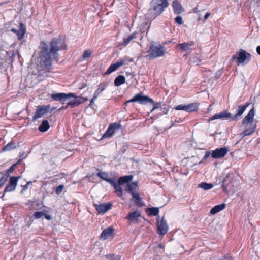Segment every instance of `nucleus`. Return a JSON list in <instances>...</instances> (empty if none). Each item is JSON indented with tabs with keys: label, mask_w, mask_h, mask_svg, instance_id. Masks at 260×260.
<instances>
[{
	"label": "nucleus",
	"mask_w": 260,
	"mask_h": 260,
	"mask_svg": "<svg viewBox=\"0 0 260 260\" xmlns=\"http://www.w3.org/2000/svg\"><path fill=\"white\" fill-rule=\"evenodd\" d=\"M176 122H179V121H177V120H175V122L172 124V125L171 126V127L173 126L174 125V123H176Z\"/></svg>",
	"instance_id": "nucleus-57"
},
{
	"label": "nucleus",
	"mask_w": 260,
	"mask_h": 260,
	"mask_svg": "<svg viewBox=\"0 0 260 260\" xmlns=\"http://www.w3.org/2000/svg\"><path fill=\"white\" fill-rule=\"evenodd\" d=\"M173 12L175 14H180L184 12V9L178 0H174L172 4Z\"/></svg>",
	"instance_id": "nucleus-18"
},
{
	"label": "nucleus",
	"mask_w": 260,
	"mask_h": 260,
	"mask_svg": "<svg viewBox=\"0 0 260 260\" xmlns=\"http://www.w3.org/2000/svg\"><path fill=\"white\" fill-rule=\"evenodd\" d=\"M249 105V103H247L244 105H239L236 110V114L233 117H232V119L233 120H237L238 118H240Z\"/></svg>",
	"instance_id": "nucleus-19"
},
{
	"label": "nucleus",
	"mask_w": 260,
	"mask_h": 260,
	"mask_svg": "<svg viewBox=\"0 0 260 260\" xmlns=\"http://www.w3.org/2000/svg\"><path fill=\"white\" fill-rule=\"evenodd\" d=\"M55 109H56V107H52V108H51V107H50V110H49V111L52 112V111H53V110H54Z\"/></svg>",
	"instance_id": "nucleus-55"
},
{
	"label": "nucleus",
	"mask_w": 260,
	"mask_h": 260,
	"mask_svg": "<svg viewBox=\"0 0 260 260\" xmlns=\"http://www.w3.org/2000/svg\"><path fill=\"white\" fill-rule=\"evenodd\" d=\"M228 176H226V177L224 179V180H223V183H225V181H226V178H228Z\"/></svg>",
	"instance_id": "nucleus-58"
},
{
	"label": "nucleus",
	"mask_w": 260,
	"mask_h": 260,
	"mask_svg": "<svg viewBox=\"0 0 260 260\" xmlns=\"http://www.w3.org/2000/svg\"><path fill=\"white\" fill-rule=\"evenodd\" d=\"M26 27L22 23H19V29L12 28L11 30L12 32L17 35L19 40H21L23 38L25 34L26 33Z\"/></svg>",
	"instance_id": "nucleus-15"
},
{
	"label": "nucleus",
	"mask_w": 260,
	"mask_h": 260,
	"mask_svg": "<svg viewBox=\"0 0 260 260\" xmlns=\"http://www.w3.org/2000/svg\"><path fill=\"white\" fill-rule=\"evenodd\" d=\"M254 113V108L253 107L242 120V125L245 128L241 134L243 137L252 134L255 130L256 124L253 122Z\"/></svg>",
	"instance_id": "nucleus-3"
},
{
	"label": "nucleus",
	"mask_w": 260,
	"mask_h": 260,
	"mask_svg": "<svg viewBox=\"0 0 260 260\" xmlns=\"http://www.w3.org/2000/svg\"><path fill=\"white\" fill-rule=\"evenodd\" d=\"M44 216H45V218L47 220H50L51 219V217L49 215H47V214H45V215H44Z\"/></svg>",
	"instance_id": "nucleus-52"
},
{
	"label": "nucleus",
	"mask_w": 260,
	"mask_h": 260,
	"mask_svg": "<svg viewBox=\"0 0 260 260\" xmlns=\"http://www.w3.org/2000/svg\"><path fill=\"white\" fill-rule=\"evenodd\" d=\"M113 231L114 229L111 226L104 229L100 235L101 239L103 240H106L110 237L112 236L113 234Z\"/></svg>",
	"instance_id": "nucleus-21"
},
{
	"label": "nucleus",
	"mask_w": 260,
	"mask_h": 260,
	"mask_svg": "<svg viewBox=\"0 0 260 260\" xmlns=\"http://www.w3.org/2000/svg\"><path fill=\"white\" fill-rule=\"evenodd\" d=\"M121 184H119L118 183H116L115 185L113 186L115 190V192L119 197L122 196V188L121 187Z\"/></svg>",
	"instance_id": "nucleus-34"
},
{
	"label": "nucleus",
	"mask_w": 260,
	"mask_h": 260,
	"mask_svg": "<svg viewBox=\"0 0 260 260\" xmlns=\"http://www.w3.org/2000/svg\"><path fill=\"white\" fill-rule=\"evenodd\" d=\"M132 201H134L136 205L139 207L144 205L142 198L140 197L139 193L137 192L132 195Z\"/></svg>",
	"instance_id": "nucleus-23"
},
{
	"label": "nucleus",
	"mask_w": 260,
	"mask_h": 260,
	"mask_svg": "<svg viewBox=\"0 0 260 260\" xmlns=\"http://www.w3.org/2000/svg\"><path fill=\"white\" fill-rule=\"evenodd\" d=\"M133 175H126L124 176L120 177L118 180V183L119 184H124V183H129V182L133 180Z\"/></svg>",
	"instance_id": "nucleus-25"
},
{
	"label": "nucleus",
	"mask_w": 260,
	"mask_h": 260,
	"mask_svg": "<svg viewBox=\"0 0 260 260\" xmlns=\"http://www.w3.org/2000/svg\"><path fill=\"white\" fill-rule=\"evenodd\" d=\"M49 105L37 106L36 108V112L33 116V120H36V119L43 117L44 114L49 112Z\"/></svg>",
	"instance_id": "nucleus-8"
},
{
	"label": "nucleus",
	"mask_w": 260,
	"mask_h": 260,
	"mask_svg": "<svg viewBox=\"0 0 260 260\" xmlns=\"http://www.w3.org/2000/svg\"><path fill=\"white\" fill-rule=\"evenodd\" d=\"M149 214L151 215L156 216L159 213V209L158 208L153 207L149 208Z\"/></svg>",
	"instance_id": "nucleus-36"
},
{
	"label": "nucleus",
	"mask_w": 260,
	"mask_h": 260,
	"mask_svg": "<svg viewBox=\"0 0 260 260\" xmlns=\"http://www.w3.org/2000/svg\"><path fill=\"white\" fill-rule=\"evenodd\" d=\"M16 166V164H14L12 166H11L10 168L8 170H7L4 174H8V177H9V175L10 173H12L13 171L14 170L15 167Z\"/></svg>",
	"instance_id": "nucleus-39"
},
{
	"label": "nucleus",
	"mask_w": 260,
	"mask_h": 260,
	"mask_svg": "<svg viewBox=\"0 0 260 260\" xmlns=\"http://www.w3.org/2000/svg\"><path fill=\"white\" fill-rule=\"evenodd\" d=\"M232 118V115L230 112L227 111H223L219 113L215 114L209 119V121L215 119H223L225 118Z\"/></svg>",
	"instance_id": "nucleus-17"
},
{
	"label": "nucleus",
	"mask_w": 260,
	"mask_h": 260,
	"mask_svg": "<svg viewBox=\"0 0 260 260\" xmlns=\"http://www.w3.org/2000/svg\"><path fill=\"white\" fill-rule=\"evenodd\" d=\"M133 59L128 56H124L123 58H120L117 62L111 64L106 71L105 74H110L122 66L127 64L129 62H133Z\"/></svg>",
	"instance_id": "nucleus-7"
},
{
	"label": "nucleus",
	"mask_w": 260,
	"mask_h": 260,
	"mask_svg": "<svg viewBox=\"0 0 260 260\" xmlns=\"http://www.w3.org/2000/svg\"><path fill=\"white\" fill-rule=\"evenodd\" d=\"M136 38V33L135 32L131 34L128 37L124 39L123 45L124 46H126L128 44H129L131 41H132L134 39Z\"/></svg>",
	"instance_id": "nucleus-32"
},
{
	"label": "nucleus",
	"mask_w": 260,
	"mask_h": 260,
	"mask_svg": "<svg viewBox=\"0 0 260 260\" xmlns=\"http://www.w3.org/2000/svg\"><path fill=\"white\" fill-rule=\"evenodd\" d=\"M94 207L98 212L100 214H104L109 210L112 207V204L108 203L106 204H95Z\"/></svg>",
	"instance_id": "nucleus-16"
},
{
	"label": "nucleus",
	"mask_w": 260,
	"mask_h": 260,
	"mask_svg": "<svg viewBox=\"0 0 260 260\" xmlns=\"http://www.w3.org/2000/svg\"><path fill=\"white\" fill-rule=\"evenodd\" d=\"M30 184H31V182H30V181L28 182L26 184H27V185L28 186V185H29Z\"/></svg>",
	"instance_id": "nucleus-60"
},
{
	"label": "nucleus",
	"mask_w": 260,
	"mask_h": 260,
	"mask_svg": "<svg viewBox=\"0 0 260 260\" xmlns=\"http://www.w3.org/2000/svg\"><path fill=\"white\" fill-rule=\"evenodd\" d=\"M137 187V182L127 183L126 188H125V191L126 192H127L128 193H130L131 194H132V196L133 194L137 193L136 192Z\"/></svg>",
	"instance_id": "nucleus-22"
},
{
	"label": "nucleus",
	"mask_w": 260,
	"mask_h": 260,
	"mask_svg": "<svg viewBox=\"0 0 260 260\" xmlns=\"http://www.w3.org/2000/svg\"><path fill=\"white\" fill-rule=\"evenodd\" d=\"M75 94L72 93H57L52 94L51 95V98L56 101H66L71 97H74Z\"/></svg>",
	"instance_id": "nucleus-10"
},
{
	"label": "nucleus",
	"mask_w": 260,
	"mask_h": 260,
	"mask_svg": "<svg viewBox=\"0 0 260 260\" xmlns=\"http://www.w3.org/2000/svg\"><path fill=\"white\" fill-rule=\"evenodd\" d=\"M106 257L108 260H120V257L117 255L109 254L107 255Z\"/></svg>",
	"instance_id": "nucleus-42"
},
{
	"label": "nucleus",
	"mask_w": 260,
	"mask_h": 260,
	"mask_svg": "<svg viewBox=\"0 0 260 260\" xmlns=\"http://www.w3.org/2000/svg\"><path fill=\"white\" fill-rule=\"evenodd\" d=\"M175 22L181 25L183 23V21L182 20V18L180 16H177L175 19Z\"/></svg>",
	"instance_id": "nucleus-44"
},
{
	"label": "nucleus",
	"mask_w": 260,
	"mask_h": 260,
	"mask_svg": "<svg viewBox=\"0 0 260 260\" xmlns=\"http://www.w3.org/2000/svg\"><path fill=\"white\" fill-rule=\"evenodd\" d=\"M120 128V125L117 123L111 124L108 129L106 131L105 133L102 136V138L110 137L115 132V131L119 129Z\"/></svg>",
	"instance_id": "nucleus-13"
},
{
	"label": "nucleus",
	"mask_w": 260,
	"mask_h": 260,
	"mask_svg": "<svg viewBox=\"0 0 260 260\" xmlns=\"http://www.w3.org/2000/svg\"><path fill=\"white\" fill-rule=\"evenodd\" d=\"M158 233L162 236L165 235L168 231V226L166 220L162 218L160 221L157 222Z\"/></svg>",
	"instance_id": "nucleus-12"
},
{
	"label": "nucleus",
	"mask_w": 260,
	"mask_h": 260,
	"mask_svg": "<svg viewBox=\"0 0 260 260\" xmlns=\"http://www.w3.org/2000/svg\"><path fill=\"white\" fill-rule=\"evenodd\" d=\"M97 176L105 181V179H107L108 178H107L108 174L106 172H99L97 174Z\"/></svg>",
	"instance_id": "nucleus-38"
},
{
	"label": "nucleus",
	"mask_w": 260,
	"mask_h": 260,
	"mask_svg": "<svg viewBox=\"0 0 260 260\" xmlns=\"http://www.w3.org/2000/svg\"><path fill=\"white\" fill-rule=\"evenodd\" d=\"M71 98L74 99L68 102L65 106H62L59 110L67 109L69 107H75L82 103V98L77 96L75 95L74 97H71Z\"/></svg>",
	"instance_id": "nucleus-14"
},
{
	"label": "nucleus",
	"mask_w": 260,
	"mask_h": 260,
	"mask_svg": "<svg viewBox=\"0 0 260 260\" xmlns=\"http://www.w3.org/2000/svg\"><path fill=\"white\" fill-rule=\"evenodd\" d=\"M197 56L196 58H191L189 60L190 63H197L198 64V63L200 61V58H199V55H197Z\"/></svg>",
	"instance_id": "nucleus-40"
},
{
	"label": "nucleus",
	"mask_w": 260,
	"mask_h": 260,
	"mask_svg": "<svg viewBox=\"0 0 260 260\" xmlns=\"http://www.w3.org/2000/svg\"><path fill=\"white\" fill-rule=\"evenodd\" d=\"M40 64L45 70L51 69L53 59L58 60L57 52L65 49L66 46L61 40L54 38L50 45L42 42L40 44Z\"/></svg>",
	"instance_id": "nucleus-1"
},
{
	"label": "nucleus",
	"mask_w": 260,
	"mask_h": 260,
	"mask_svg": "<svg viewBox=\"0 0 260 260\" xmlns=\"http://www.w3.org/2000/svg\"><path fill=\"white\" fill-rule=\"evenodd\" d=\"M160 110L161 111L160 114L162 115L163 114H166L168 113L169 109L168 108L161 107Z\"/></svg>",
	"instance_id": "nucleus-47"
},
{
	"label": "nucleus",
	"mask_w": 260,
	"mask_h": 260,
	"mask_svg": "<svg viewBox=\"0 0 260 260\" xmlns=\"http://www.w3.org/2000/svg\"><path fill=\"white\" fill-rule=\"evenodd\" d=\"M1 175H3L2 177L0 178V188L2 187L7 182L8 180V174H3L0 172Z\"/></svg>",
	"instance_id": "nucleus-35"
},
{
	"label": "nucleus",
	"mask_w": 260,
	"mask_h": 260,
	"mask_svg": "<svg viewBox=\"0 0 260 260\" xmlns=\"http://www.w3.org/2000/svg\"><path fill=\"white\" fill-rule=\"evenodd\" d=\"M251 58V55L249 53L241 49L239 52H237L236 54L232 56L231 61L236 59L238 65L245 64L250 61Z\"/></svg>",
	"instance_id": "nucleus-6"
},
{
	"label": "nucleus",
	"mask_w": 260,
	"mask_h": 260,
	"mask_svg": "<svg viewBox=\"0 0 260 260\" xmlns=\"http://www.w3.org/2000/svg\"><path fill=\"white\" fill-rule=\"evenodd\" d=\"M16 147V144L13 142H10L6 145H5L3 148L2 151H10Z\"/></svg>",
	"instance_id": "nucleus-31"
},
{
	"label": "nucleus",
	"mask_w": 260,
	"mask_h": 260,
	"mask_svg": "<svg viewBox=\"0 0 260 260\" xmlns=\"http://www.w3.org/2000/svg\"><path fill=\"white\" fill-rule=\"evenodd\" d=\"M137 102L140 104H145L148 103H151L153 107V108L150 110V113L152 112L156 109H161V104L160 103H155L151 98L143 94L142 93H138L136 94L131 100L127 101L125 104H127L131 102Z\"/></svg>",
	"instance_id": "nucleus-4"
},
{
	"label": "nucleus",
	"mask_w": 260,
	"mask_h": 260,
	"mask_svg": "<svg viewBox=\"0 0 260 260\" xmlns=\"http://www.w3.org/2000/svg\"><path fill=\"white\" fill-rule=\"evenodd\" d=\"M87 100H88V99L87 98L84 99L85 101H87Z\"/></svg>",
	"instance_id": "nucleus-62"
},
{
	"label": "nucleus",
	"mask_w": 260,
	"mask_h": 260,
	"mask_svg": "<svg viewBox=\"0 0 260 260\" xmlns=\"http://www.w3.org/2000/svg\"><path fill=\"white\" fill-rule=\"evenodd\" d=\"M140 217V212L137 210L132 212H129L125 218L132 222H137Z\"/></svg>",
	"instance_id": "nucleus-20"
},
{
	"label": "nucleus",
	"mask_w": 260,
	"mask_h": 260,
	"mask_svg": "<svg viewBox=\"0 0 260 260\" xmlns=\"http://www.w3.org/2000/svg\"><path fill=\"white\" fill-rule=\"evenodd\" d=\"M210 155H211V153L209 151H207L203 158V160H206L210 156Z\"/></svg>",
	"instance_id": "nucleus-48"
},
{
	"label": "nucleus",
	"mask_w": 260,
	"mask_h": 260,
	"mask_svg": "<svg viewBox=\"0 0 260 260\" xmlns=\"http://www.w3.org/2000/svg\"><path fill=\"white\" fill-rule=\"evenodd\" d=\"M105 181L106 182L109 183L113 186H114L115 185V184L116 183L115 179L114 178H107V179H105Z\"/></svg>",
	"instance_id": "nucleus-45"
},
{
	"label": "nucleus",
	"mask_w": 260,
	"mask_h": 260,
	"mask_svg": "<svg viewBox=\"0 0 260 260\" xmlns=\"http://www.w3.org/2000/svg\"><path fill=\"white\" fill-rule=\"evenodd\" d=\"M44 215H45V213H43V212L38 211L34 213V216L35 218L39 219L42 217L43 216H44Z\"/></svg>",
	"instance_id": "nucleus-43"
},
{
	"label": "nucleus",
	"mask_w": 260,
	"mask_h": 260,
	"mask_svg": "<svg viewBox=\"0 0 260 260\" xmlns=\"http://www.w3.org/2000/svg\"><path fill=\"white\" fill-rule=\"evenodd\" d=\"M20 177V176H12L10 178L9 184L7 185V186H6L4 191V193L2 198H3L5 196V194L6 193L10 191H13L15 189L16 186L17 184L18 180Z\"/></svg>",
	"instance_id": "nucleus-9"
},
{
	"label": "nucleus",
	"mask_w": 260,
	"mask_h": 260,
	"mask_svg": "<svg viewBox=\"0 0 260 260\" xmlns=\"http://www.w3.org/2000/svg\"><path fill=\"white\" fill-rule=\"evenodd\" d=\"M21 161V159H19V160L17 161V163H16L15 164H16V165H17V164H20V162Z\"/></svg>",
	"instance_id": "nucleus-59"
},
{
	"label": "nucleus",
	"mask_w": 260,
	"mask_h": 260,
	"mask_svg": "<svg viewBox=\"0 0 260 260\" xmlns=\"http://www.w3.org/2000/svg\"><path fill=\"white\" fill-rule=\"evenodd\" d=\"M220 260H233L232 258V256L230 255H227L223 258L220 259Z\"/></svg>",
	"instance_id": "nucleus-49"
},
{
	"label": "nucleus",
	"mask_w": 260,
	"mask_h": 260,
	"mask_svg": "<svg viewBox=\"0 0 260 260\" xmlns=\"http://www.w3.org/2000/svg\"><path fill=\"white\" fill-rule=\"evenodd\" d=\"M97 98H98L96 96H94L93 95V98H92V99L90 101V105H93L94 104V101L96 100Z\"/></svg>",
	"instance_id": "nucleus-50"
},
{
	"label": "nucleus",
	"mask_w": 260,
	"mask_h": 260,
	"mask_svg": "<svg viewBox=\"0 0 260 260\" xmlns=\"http://www.w3.org/2000/svg\"><path fill=\"white\" fill-rule=\"evenodd\" d=\"M22 187L23 190H26L28 188V185L27 184H26L25 185H22Z\"/></svg>",
	"instance_id": "nucleus-53"
},
{
	"label": "nucleus",
	"mask_w": 260,
	"mask_h": 260,
	"mask_svg": "<svg viewBox=\"0 0 260 260\" xmlns=\"http://www.w3.org/2000/svg\"><path fill=\"white\" fill-rule=\"evenodd\" d=\"M106 86L107 84L104 83L100 84L98 89L94 92V95L98 98L99 95L105 89Z\"/></svg>",
	"instance_id": "nucleus-30"
},
{
	"label": "nucleus",
	"mask_w": 260,
	"mask_h": 260,
	"mask_svg": "<svg viewBox=\"0 0 260 260\" xmlns=\"http://www.w3.org/2000/svg\"><path fill=\"white\" fill-rule=\"evenodd\" d=\"M158 247L160 248H164V246L161 244H159L158 245Z\"/></svg>",
	"instance_id": "nucleus-56"
},
{
	"label": "nucleus",
	"mask_w": 260,
	"mask_h": 260,
	"mask_svg": "<svg viewBox=\"0 0 260 260\" xmlns=\"http://www.w3.org/2000/svg\"><path fill=\"white\" fill-rule=\"evenodd\" d=\"M125 82V78L123 75H119L114 80V85L115 86H119L124 84Z\"/></svg>",
	"instance_id": "nucleus-27"
},
{
	"label": "nucleus",
	"mask_w": 260,
	"mask_h": 260,
	"mask_svg": "<svg viewBox=\"0 0 260 260\" xmlns=\"http://www.w3.org/2000/svg\"><path fill=\"white\" fill-rule=\"evenodd\" d=\"M147 56L150 59L160 57L165 55L166 50L164 46L156 43H151L149 49L147 51Z\"/></svg>",
	"instance_id": "nucleus-5"
},
{
	"label": "nucleus",
	"mask_w": 260,
	"mask_h": 260,
	"mask_svg": "<svg viewBox=\"0 0 260 260\" xmlns=\"http://www.w3.org/2000/svg\"><path fill=\"white\" fill-rule=\"evenodd\" d=\"M63 188H64V185H59L56 188L55 193L57 195L60 194L61 193V192L62 191Z\"/></svg>",
	"instance_id": "nucleus-41"
},
{
	"label": "nucleus",
	"mask_w": 260,
	"mask_h": 260,
	"mask_svg": "<svg viewBox=\"0 0 260 260\" xmlns=\"http://www.w3.org/2000/svg\"><path fill=\"white\" fill-rule=\"evenodd\" d=\"M5 3H6V2H5V3H1L0 5H2L3 4H5Z\"/></svg>",
	"instance_id": "nucleus-61"
},
{
	"label": "nucleus",
	"mask_w": 260,
	"mask_h": 260,
	"mask_svg": "<svg viewBox=\"0 0 260 260\" xmlns=\"http://www.w3.org/2000/svg\"><path fill=\"white\" fill-rule=\"evenodd\" d=\"M92 50H85L84 52H83V54L82 55V59L83 60L86 59L87 58L89 57L91 54H92Z\"/></svg>",
	"instance_id": "nucleus-37"
},
{
	"label": "nucleus",
	"mask_w": 260,
	"mask_h": 260,
	"mask_svg": "<svg viewBox=\"0 0 260 260\" xmlns=\"http://www.w3.org/2000/svg\"><path fill=\"white\" fill-rule=\"evenodd\" d=\"M210 13H209V12H207V13L205 14V16H204V19H205V20L209 18V17L210 16Z\"/></svg>",
	"instance_id": "nucleus-51"
},
{
	"label": "nucleus",
	"mask_w": 260,
	"mask_h": 260,
	"mask_svg": "<svg viewBox=\"0 0 260 260\" xmlns=\"http://www.w3.org/2000/svg\"><path fill=\"white\" fill-rule=\"evenodd\" d=\"M193 42H184L178 45L180 48L184 51H189L191 49V47L194 45Z\"/></svg>",
	"instance_id": "nucleus-26"
},
{
	"label": "nucleus",
	"mask_w": 260,
	"mask_h": 260,
	"mask_svg": "<svg viewBox=\"0 0 260 260\" xmlns=\"http://www.w3.org/2000/svg\"><path fill=\"white\" fill-rule=\"evenodd\" d=\"M198 187L207 190L211 189L213 187V185L211 183L202 182L198 185Z\"/></svg>",
	"instance_id": "nucleus-33"
},
{
	"label": "nucleus",
	"mask_w": 260,
	"mask_h": 260,
	"mask_svg": "<svg viewBox=\"0 0 260 260\" xmlns=\"http://www.w3.org/2000/svg\"><path fill=\"white\" fill-rule=\"evenodd\" d=\"M228 149L226 147H221L213 150L211 153V156L215 159L223 157L228 153Z\"/></svg>",
	"instance_id": "nucleus-11"
},
{
	"label": "nucleus",
	"mask_w": 260,
	"mask_h": 260,
	"mask_svg": "<svg viewBox=\"0 0 260 260\" xmlns=\"http://www.w3.org/2000/svg\"><path fill=\"white\" fill-rule=\"evenodd\" d=\"M198 106L196 104L191 103L188 105H185L184 111L191 112L197 110Z\"/></svg>",
	"instance_id": "nucleus-29"
},
{
	"label": "nucleus",
	"mask_w": 260,
	"mask_h": 260,
	"mask_svg": "<svg viewBox=\"0 0 260 260\" xmlns=\"http://www.w3.org/2000/svg\"><path fill=\"white\" fill-rule=\"evenodd\" d=\"M185 105H179L175 107V109L177 110H184Z\"/></svg>",
	"instance_id": "nucleus-46"
},
{
	"label": "nucleus",
	"mask_w": 260,
	"mask_h": 260,
	"mask_svg": "<svg viewBox=\"0 0 260 260\" xmlns=\"http://www.w3.org/2000/svg\"><path fill=\"white\" fill-rule=\"evenodd\" d=\"M256 52L257 53L260 55V46H258L256 48Z\"/></svg>",
	"instance_id": "nucleus-54"
},
{
	"label": "nucleus",
	"mask_w": 260,
	"mask_h": 260,
	"mask_svg": "<svg viewBox=\"0 0 260 260\" xmlns=\"http://www.w3.org/2000/svg\"><path fill=\"white\" fill-rule=\"evenodd\" d=\"M225 206L226 205L224 203L216 205L211 209L210 213L212 215H214L223 210L225 208Z\"/></svg>",
	"instance_id": "nucleus-24"
},
{
	"label": "nucleus",
	"mask_w": 260,
	"mask_h": 260,
	"mask_svg": "<svg viewBox=\"0 0 260 260\" xmlns=\"http://www.w3.org/2000/svg\"><path fill=\"white\" fill-rule=\"evenodd\" d=\"M150 5L147 16L149 19H154L163 13L169 3L168 0H151Z\"/></svg>",
	"instance_id": "nucleus-2"
},
{
	"label": "nucleus",
	"mask_w": 260,
	"mask_h": 260,
	"mask_svg": "<svg viewBox=\"0 0 260 260\" xmlns=\"http://www.w3.org/2000/svg\"><path fill=\"white\" fill-rule=\"evenodd\" d=\"M50 127L49 122L47 120H43L42 124L39 127V130L41 132L47 131Z\"/></svg>",
	"instance_id": "nucleus-28"
}]
</instances>
